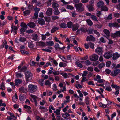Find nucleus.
<instances>
[{"label": "nucleus", "mask_w": 120, "mask_h": 120, "mask_svg": "<svg viewBox=\"0 0 120 120\" xmlns=\"http://www.w3.org/2000/svg\"><path fill=\"white\" fill-rule=\"evenodd\" d=\"M111 64V62L110 61H108L106 62V66L107 67H110Z\"/></svg>", "instance_id": "obj_64"}, {"label": "nucleus", "mask_w": 120, "mask_h": 120, "mask_svg": "<svg viewBox=\"0 0 120 120\" xmlns=\"http://www.w3.org/2000/svg\"><path fill=\"white\" fill-rule=\"evenodd\" d=\"M105 66L104 63H102L100 64L98 66V67L100 69L102 68Z\"/></svg>", "instance_id": "obj_41"}, {"label": "nucleus", "mask_w": 120, "mask_h": 120, "mask_svg": "<svg viewBox=\"0 0 120 120\" xmlns=\"http://www.w3.org/2000/svg\"><path fill=\"white\" fill-rule=\"evenodd\" d=\"M38 23L41 25H44L45 24V20L42 18H38Z\"/></svg>", "instance_id": "obj_16"}, {"label": "nucleus", "mask_w": 120, "mask_h": 120, "mask_svg": "<svg viewBox=\"0 0 120 120\" xmlns=\"http://www.w3.org/2000/svg\"><path fill=\"white\" fill-rule=\"evenodd\" d=\"M68 116H70V114L67 112H66L64 114H63L62 115L63 117L65 119L68 117Z\"/></svg>", "instance_id": "obj_32"}, {"label": "nucleus", "mask_w": 120, "mask_h": 120, "mask_svg": "<svg viewBox=\"0 0 120 120\" xmlns=\"http://www.w3.org/2000/svg\"><path fill=\"white\" fill-rule=\"evenodd\" d=\"M105 19L107 20H111L112 19V14L109 15L108 16L105 18Z\"/></svg>", "instance_id": "obj_24"}, {"label": "nucleus", "mask_w": 120, "mask_h": 120, "mask_svg": "<svg viewBox=\"0 0 120 120\" xmlns=\"http://www.w3.org/2000/svg\"><path fill=\"white\" fill-rule=\"evenodd\" d=\"M40 10V8H38L36 7L34 8V11L35 12H38Z\"/></svg>", "instance_id": "obj_51"}, {"label": "nucleus", "mask_w": 120, "mask_h": 120, "mask_svg": "<svg viewBox=\"0 0 120 120\" xmlns=\"http://www.w3.org/2000/svg\"><path fill=\"white\" fill-rule=\"evenodd\" d=\"M105 90L108 91H111L112 89L110 86H106Z\"/></svg>", "instance_id": "obj_44"}, {"label": "nucleus", "mask_w": 120, "mask_h": 120, "mask_svg": "<svg viewBox=\"0 0 120 120\" xmlns=\"http://www.w3.org/2000/svg\"><path fill=\"white\" fill-rule=\"evenodd\" d=\"M26 76V79L27 81H29V78L32 76V74L30 72L27 71L25 73Z\"/></svg>", "instance_id": "obj_5"}, {"label": "nucleus", "mask_w": 120, "mask_h": 120, "mask_svg": "<svg viewBox=\"0 0 120 120\" xmlns=\"http://www.w3.org/2000/svg\"><path fill=\"white\" fill-rule=\"evenodd\" d=\"M47 45L52 46L54 44V43L52 41H49L46 42Z\"/></svg>", "instance_id": "obj_26"}, {"label": "nucleus", "mask_w": 120, "mask_h": 120, "mask_svg": "<svg viewBox=\"0 0 120 120\" xmlns=\"http://www.w3.org/2000/svg\"><path fill=\"white\" fill-rule=\"evenodd\" d=\"M96 80L97 81L98 83H103L104 81L103 79H100L98 80L96 79Z\"/></svg>", "instance_id": "obj_55"}, {"label": "nucleus", "mask_w": 120, "mask_h": 120, "mask_svg": "<svg viewBox=\"0 0 120 120\" xmlns=\"http://www.w3.org/2000/svg\"><path fill=\"white\" fill-rule=\"evenodd\" d=\"M67 25L68 28H71L73 26V23L71 21L67 23Z\"/></svg>", "instance_id": "obj_25"}, {"label": "nucleus", "mask_w": 120, "mask_h": 120, "mask_svg": "<svg viewBox=\"0 0 120 120\" xmlns=\"http://www.w3.org/2000/svg\"><path fill=\"white\" fill-rule=\"evenodd\" d=\"M98 56L96 54H93L89 56V58L92 61H95L98 60Z\"/></svg>", "instance_id": "obj_4"}, {"label": "nucleus", "mask_w": 120, "mask_h": 120, "mask_svg": "<svg viewBox=\"0 0 120 120\" xmlns=\"http://www.w3.org/2000/svg\"><path fill=\"white\" fill-rule=\"evenodd\" d=\"M112 53L109 52L105 53L104 55L103 56L105 58L109 59L112 56Z\"/></svg>", "instance_id": "obj_7"}, {"label": "nucleus", "mask_w": 120, "mask_h": 120, "mask_svg": "<svg viewBox=\"0 0 120 120\" xmlns=\"http://www.w3.org/2000/svg\"><path fill=\"white\" fill-rule=\"evenodd\" d=\"M91 18L93 20L96 21L97 22H98V20L97 19L96 17L95 16L93 15H91Z\"/></svg>", "instance_id": "obj_34"}, {"label": "nucleus", "mask_w": 120, "mask_h": 120, "mask_svg": "<svg viewBox=\"0 0 120 120\" xmlns=\"http://www.w3.org/2000/svg\"><path fill=\"white\" fill-rule=\"evenodd\" d=\"M51 83L48 80H47L45 81V84L46 85H50Z\"/></svg>", "instance_id": "obj_48"}, {"label": "nucleus", "mask_w": 120, "mask_h": 120, "mask_svg": "<svg viewBox=\"0 0 120 120\" xmlns=\"http://www.w3.org/2000/svg\"><path fill=\"white\" fill-rule=\"evenodd\" d=\"M111 36L113 38L120 37V31H116L115 33L112 34L111 35Z\"/></svg>", "instance_id": "obj_13"}, {"label": "nucleus", "mask_w": 120, "mask_h": 120, "mask_svg": "<svg viewBox=\"0 0 120 120\" xmlns=\"http://www.w3.org/2000/svg\"><path fill=\"white\" fill-rule=\"evenodd\" d=\"M99 62L98 61L95 62L93 63V65L94 66H97L99 64Z\"/></svg>", "instance_id": "obj_49"}, {"label": "nucleus", "mask_w": 120, "mask_h": 120, "mask_svg": "<svg viewBox=\"0 0 120 120\" xmlns=\"http://www.w3.org/2000/svg\"><path fill=\"white\" fill-rule=\"evenodd\" d=\"M31 96L33 98L34 101H35L36 100V98H37V97L35 95H31Z\"/></svg>", "instance_id": "obj_60"}, {"label": "nucleus", "mask_w": 120, "mask_h": 120, "mask_svg": "<svg viewBox=\"0 0 120 120\" xmlns=\"http://www.w3.org/2000/svg\"><path fill=\"white\" fill-rule=\"evenodd\" d=\"M60 74V72L59 71H56L53 72V74L56 75H58Z\"/></svg>", "instance_id": "obj_57"}, {"label": "nucleus", "mask_w": 120, "mask_h": 120, "mask_svg": "<svg viewBox=\"0 0 120 120\" xmlns=\"http://www.w3.org/2000/svg\"><path fill=\"white\" fill-rule=\"evenodd\" d=\"M62 76L65 78H68V77H69L68 75L66 73H65L63 74L62 75Z\"/></svg>", "instance_id": "obj_53"}, {"label": "nucleus", "mask_w": 120, "mask_h": 120, "mask_svg": "<svg viewBox=\"0 0 120 120\" xmlns=\"http://www.w3.org/2000/svg\"><path fill=\"white\" fill-rule=\"evenodd\" d=\"M94 9V8L92 6H90L88 8V10L90 11H92Z\"/></svg>", "instance_id": "obj_56"}, {"label": "nucleus", "mask_w": 120, "mask_h": 120, "mask_svg": "<svg viewBox=\"0 0 120 120\" xmlns=\"http://www.w3.org/2000/svg\"><path fill=\"white\" fill-rule=\"evenodd\" d=\"M79 27V26L78 24H74L72 27V31H76L78 30Z\"/></svg>", "instance_id": "obj_19"}, {"label": "nucleus", "mask_w": 120, "mask_h": 120, "mask_svg": "<svg viewBox=\"0 0 120 120\" xmlns=\"http://www.w3.org/2000/svg\"><path fill=\"white\" fill-rule=\"evenodd\" d=\"M19 90L21 93H26L27 92V90L26 88H24L22 86L19 89Z\"/></svg>", "instance_id": "obj_14"}, {"label": "nucleus", "mask_w": 120, "mask_h": 120, "mask_svg": "<svg viewBox=\"0 0 120 120\" xmlns=\"http://www.w3.org/2000/svg\"><path fill=\"white\" fill-rule=\"evenodd\" d=\"M42 50L43 51H46L48 52H51V51L50 50H49L48 49H42Z\"/></svg>", "instance_id": "obj_52"}, {"label": "nucleus", "mask_w": 120, "mask_h": 120, "mask_svg": "<svg viewBox=\"0 0 120 120\" xmlns=\"http://www.w3.org/2000/svg\"><path fill=\"white\" fill-rule=\"evenodd\" d=\"M52 19L53 20L58 19L59 18V17L57 16H52Z\"/></svg>", "instance_id": "obj_58"}, {"label": "nucleus", "mask_w": 120, "mask_h": 120, "mask_svg": "<svg viewBox=\"0 0 120 120\" xmlns=\"http://www.w3.org/2000/svg\"><path fill=\"white\" fill-rule=\"evenodd\" d=\"M54 47L55 49L56 50H57L58 49H60V48L59 47V45L58 43L56 44L54 46Z\"/></svg>", "instance_id": "obj_45"}, {"label": "nucleus", "mask_w": 120, "mask_h": 120, "mask_svg": "<svg viewBox=\"0 0 120 120\" xmlns=\"http://www.w3.org/2000/svg\"><path fill=\"white\" fill-rule=\"evenodd\" d=\"M20 26L21 27L20 30V34L23 35L24 34V32L27 28V26L26 24L24 22H22L20 24Z\"/></svg>", "instance_id": "obj_1"}, {"label": "nucleus", "mask_w": 120, "mask_h": 120, "mask_svg": "<svg viewBox=\"0 0 120 120\" xmlns=\"http://www.w3.org/2000/svg\"><path fill=\"white\" fill-rule=\"evenodd\" d=\"M75 7L77 10L79 12H82L84 11V6L81 3H79L75 4Z\"/></svg>", "instance_id": "obj_2"}, {"label": "nucleus", "mask_w": 120, "mask_h": 120, "mask_svg": "<svg viewBox=\"0 0 120 120\" xmlns=\"http://www.w3.org/2000/svg\"><path fill=\"white\" fill-rule=\"evenodd\" d=\"M42 39V40H45L46 39V36L45 35L42 34L41 35Z\"/></svg>", "instance_id": "obj_63"}, {"label": "nucleus", "mask_w": 120, "mask_h": 120, "mask_svg": "<svg viewBox=\"0 0 120 120\" xmlns=\"http://www.w3.org/2000/svg\"><path fill=\"white\" fill-rule=\"evenodd\" d=\"M89 98L88 97H87L85 100V101L86 104L88 105L89 103Z\"/></svg>", "instance_id": "obj_54"}, {"label": "nucleus", "mask_w": 120, "mask_h": 120, "mask_svg": "<svg viewBox=\"0 0 120 120\" xmlns=\"http://www.w3.org/2000/svg\"><path fill=\"white\" fill-rule=\"evenodd\" d=\"M59 6V4L55 2H53L52 3V7L55 9H57L56 8Z\"/></svg>", "instance_id": "obj_23"}, {"label": "nucleus", "mask_w": 120, "mask_h": 120, "mask_svg": "<svg viewBox=\"0 0 120 120\" xmlns=\"http://www.w3.org/2000/svg\"><path fill=\"white\" fill-rule=\"evenodd\" d=\"M72 16V17H75L76 15V14L75 11H73L71 13Z\"/></svg>", "instance_id": "obj_62"}, {"label": "nucleus", "mask_w": 120, "mask_h": 120, "mask_svg": "<svg viewBox=\"0 0 120 120\" xmlns=\"http://www.w3.org/2000/svg\"><path fill=\"white\" fill-rule=\"evenodd\" d=\"M38 36L36 34H33L31 36L32 39L35 41H37Z\"/></svg>", "instance_id": "obj_17"}, {"label": "nucleus", "mask_w": 120, "mask_h": 120, "mask_svg": "<svg viewBox=\"0 0 120 120\" xmlns=\"http://www.w3.org/2000/svg\"><path fill=\"white\" fill-rule=\"evenodd\" d=\"M52 11L53 9L52 8H48L46 12L47 15L49 16L51 15L52 14Z\"/></svg>", "instance_id": "obj_15"}, {"label": "nucleus", "mask_w": 120, "mask_h": 120, "mask_svg": "<svg viewBox=\"0 0 120 120\" xmlns=\"http://www.w3.org/2000/svg\"><path fill=\"white\" fill-rule=\"evenodd\" d=\"M44 19L45 21L48 22H49L51 20V18L50 17H45Z\"/></svg>", "instance_id": "obj_36"}, {"label": "nucleus", "mask_w": 120, "mask_h": 120, "mask_svg": "<svg viewBox=\"0 0 120 120\" xmlns=\"http://www.w3.org/2000/svg\"><path fill=\"white\" fill-rule=\"evenodd\" d=\"M88 44L90 46V47L92 49H93L94 47V44L91 42H89L88 43Z\"/></svg>", "instance_id": "obj_47"}, {"label": "nucleus", "mask_w": 120, "mask_h": 120, "mask_svg": "<svg viewBox=\"0 0 120 120\" xmlns=\"http://www.w3.org/2000/svg\"><path fill=\"white\" fill-rule=\"evenodd\" d=\"M108 10V8L105 5H104L101 8V10L103 11H107Z\"/></svg>", "instance_id": "obj_21"}, {"label": "nucleus", "mask_w": 120, "mask_h": 120, "mask_svg": "<svg viewBox=\"0 0 120 120\" xmlns=\"http://www.w3.org/2000/svg\"><path fill=\"white\" fill-rule=\"evenodd\" d=\"M52 0H48V1L46 2L48 6L50 5L51 4V2Z\"/></svg>", "instance_id": "obj_61"}, {"label": "nucleus", "mask_w": 120, "mask_h": 120, "mask_svg": "<svg viewBox=\"0 0 120 120\" xmlns=\"http://www.w3.org/2000/svg\"><path fill=\"white\" fill-rule=\"evenodd\" d=\"M59 28L56 27H54L53 28H52L51 30V33H53L55 32L56 30H58Z\"/></svg>", "instance_id": "obj_31"}, {"label": "nucleus", "mask_w": 120, "mask_h": 120, "mask_svg": "<svg viewBox=\"0 0 120 120\" xmlns=\"http://www.w3.org/2000/svg\"><path fill=\"white\" fill-rule=\"evenodd\" d=\"M86 40L88 41H94L95 40L93 36L90 35L87 37Z\"/></svg>", "instance_id": "obj_11"}, {"label": "nucleus", "mask_w": 120, "mask_h": 120, "mask_svg": "<svg viewBox=\"0 0 120 120\" xmlns=\"http://www.w3.org/2000/svg\"><path fill=\"white\" fill-rule=\"evenodd\" d=\"M103 32L107 37H109L110 36V32L107 29H104Z\"/></svg>", "instance_id": "obj_22"}, {"label": "nucleus", "mask_w": 120, "mask_h": 120, "mask_svg": "<svg viewBox=\"0 0 120 120\" xmlns=\"http://www.w3.org/2000/svg\"><path fill=\"white\" fill-rule=\"evenodd\" d=\"M22 80L20 79H16L15 81V86H18L19 84L22 83Z\"/></svg>", "instance_id": "obj_9"}, {"label": "nucleus", "mask_w": 120, "mask_h": 120, "mask_svg": "<svg viewBox=\"0 0 120 120\" xmlns=\"http://www.w3.org/2000/svg\"><path fill=\"white\" fill-rule=\"evenodd\" d=\"M112 56V59L113 60H116L120 57V55L118 53L116 52L113 53Z\"/></svg>", "instance_id": "obj_12"}, {"label": "nucleus", "mask_w": 120, "mask_h": 120, "mask_svg": "<svg viewBox=\"0 0 120 120\" xmlns=\"http://www.w3.org/2000/svg\"><path fill=\"white\" fill-rule=\"evenodd\" d=\"M104 5L103 2L102 1H100L97 4V6L98 8H101Z\"/></svg>", "instance_id": "obj_20"}, {"label": "nucleus", "mask_w": 120, "mask_h": 120, "mask_svg": "<svg viewBox=\"0 0 120 120\" xmlns=\"http://www.w3.org/2000/svg\"><path fill=\"white\" fill-rule=\"evenodd\" d=\"M19 40L21 42H24L25 41H26V39L25 38L20 37Z\"/></svg>", "instance_id": "obj_43"}, {"label": "nucleus", "mask_w": 120, "mask_h": 120, "mask_svg": "<svg viewBox=\"0 0 120 120\" xmlns=\"http://www.w3.org/2000/svg\"><path fill=\"white\" fill-rule=\"evenodd\" d=\"M95 52L98 55H101L102 53V50L101 47H98L95 49Z\"/></svg>", "instance_id": "obj_10"}, {"label": "nucleus", "mask_w": 120, "mask_h": 120, "mask_svg": "<svg viewBox=\"0 0 120 120\" xmlns=\"http://www.w3.org/2000/svg\"><path fill=\"white\" fill-rule=\"evenodd\" d=\"M27 25L31 28L34 27L36 26L35 23L33 22H29Z\"/></svg>", "instance_id": "obj_18"}, {"label": "nucleus", "mask_w": 120, "mask_h": 120, "mask_svg": "<svg viewBox=\"0 0 120 120\" xmlns=\"http://www.w3.org/2000/svg\"><path fill=\"white\" fill-rule=\"evenodd\" d=\"M38 12H35L34 14V16H33L32 18L34 19H36L38 18Z\"/></svg>", "instance_id": "obj_29"}, {"label": "nucleus", "mask_w": 120, "mask_h": 120, "mask_svg": "<svg viewBox=\"0 0 120 120\" xmlns=\"http://www.w3.org/2000/svg\"><path fill=\"white\" fill-rule=\"evenodd\" d=\"M19 98L20 101H23L26 99V97L21 95L19 97Z\"/></svg>", "instance_id": "obj_30"}, {"label": "nucleus", "mask_w": 120, "mask_h": 120, "mask_svg": "<svg viewBox=\"0 0 120 120\" xmlns=\"http://www.w3.org/2000/svg\"><path fill=\"white\" fill-rule=\"evenodd\" d=\"M75 63L76 65L79 67L81 68H82L83 67V66L82 65L81 63H80L79 62L76 61L75 62Z\"/></svg>", "instance_id": "obj_37"}, {"label": "nucleus", "mask_w": 120, "mask_h": 120, "mask_svg": "<svg viewBox=\"0 0 120 120\" xmlns=\"http://www.w3.org/2000/svg\"><path fill=\"white\" fill-rule=\"evenodd\" d=\"M53 11L54 14L56 15H58L60 13V12L57 8L55 9Z\"/></svg>", "instance_id": "obj_27"}, {"label": "nucleus", "mask_w": 120, "mask_h": 120, "mask_svg": "<svg viewBox=\"0 0 120 120\" xmlns=\"http://www.w3.org/2000/svg\"><path fill=\"white\" fill-rule=\"evenodd\" d=\"M114 16L116 17L119 18L120 16V14L117 13H116L114 14Z\"/></svg>", "instance_id": "obj_50"}, {"label": "nucleus", "mask_w": 120, "mask_h": 120, "mask_svg": "<svg viewBox=\"0 0 120 120\" xmlns=\"http://www.w3.org/2000/svg\"><path fill=\"white\" fill-rule=\"evenodd\" d=\"M26 32L28 33H33L34 32V31L33 30L31 29H29L27 30V31H26Z\"/></svg>", "instance_id": "obj_59"}, {"label": "nucleus", "mask_w": 120, "mask_h": 120, "mask_svg": "<svg viewBox=\"0 0 120 120\" xmlns=\"http://www.w3.org/2000/svg\"><path fill=\"white\" fill-rule=\"evenodd\" d=\"M87 23L89 26H92L93 24L92 21L89 19H87L86 21Z\"/></svg>", "instance_id": "obj_33"}, {"label": "nucleus", "mask_w": 120, "mask_h": 120, "mask_svg": "<svg viewBox=\"0 0 120 120\" xmlns=\"http://www.w3.org/2000/svg\"><path fill=\"white\" fill-rule=\"evenodd\" d=\"M60 110H59L58 109H56V111H54V113H55L56 115L59 116L60 114Z\"/></svg>", "instance_id": "obj_35"}, {"label": "nucleus", "mask_w": 120, "mask_h": 120, "mask_svg": "<svg viewBox=\"0 0 120 120\" xmlns=\"http://www.w3.org/2000/svg\"><path fill=\"white\" fill-rule=\"evenodd\" d=\"M110 28L112 27H114L116 28H119L120 27V25L118 23L116 22L114 23L111 22L109 23L108 24Z\"/></svg>", "instance_id": "obj_6"}, {"label": "nucleus", "mask_w": 120, "mask_h": 120, "mask_svg": "<svg viewBox=\"0 0 120 120\" xmlns=\"http://www.w3.org/2000/svg\"><path fill=\"white\" fill-rule=\"evenodd\" d=\"M66 8L67 9L70 10H72L74 9V8L73 6L68 4L67 5Z\"/></svg>", "instance_id": "obj_39"}, {"label": "nucleus", "mask_w": 120, "mask_h": 120, "mask_svg": "<svg viewBox=\"0 0 120 120\" xmlns=\"http://www.w3.org/2000/svg\"><path fill=\"white\" fill-rule=\"evenodd\" d=\"M85 63L87 65H89L91 64V63L90 62L89 60H87L85 62Z\"/></svg>", "instance_id": "obj_46"}, {"label": "nucleus", "mask_w": 120, "mask_h": 120, "mask_svg": "<svg viewBox=\"0 0 120 120\" xmlns=\"http://www.w3.org/2000/svg\"><path fill=\"white\" fill-rule=\"evenodd\" d=\"M38 87L35 85L30 84L28 85V90L29 92L33 93L37 89Z\"/></svg>", "instance_id": "obj_3"}, {"label": "nucleus", "mask_w": 120, "mask_h": 120, "mask_svg": "<svg viewBox=\"0 0 120 120\" xmlns=\"http://www.w3.org/2000/svg\"><path fill=\"white\" fill-rule=\"evenodd\" d=\"M60 27L62 28H67L66 25L65 23H62L59 25Z\"/></svg>", "instance_id": "obj_28"}, {"label": "nucleus", "mask_w": 120, "mask_h": 120, "mask_svg": "<svg viewBox=\"0 0 120 120\" xmlns=\"http://www.w3.org/2000/svg\"><path fill=\"white\" fill-rule=\"evenodd\" d=\"M16 75L17 78H21L23 76V74L21 73H17Z\"/></svg>", "instance_id": "obj_40"}, {"label": "nucleus", "mask_w": 120, "mask_h": 120, "mask_svg": "<svg viewBox=\"0 0 120 120\" xmlns=\"http://www.w3.org/2000/svg\"><path fill=\"white\" fill-rule=\"evenodd\" d=\"M30 12V10H28L24 12V13L25 15H27Z\"/></svg>", "instance_id": "obj_42"}, {"label": "nucleus", "mask_w": 120, "mask_h": 120, "mask_svg": "<svg viewBox=\"0 0 120 120\" xmlns=\"http://www.w3.org/2000/svg\"><path fill=\"white\" fill-rule=\"evenodd\" d=\"M27 69V67L25 66H24L20 69L19 71L25 72L26 70Z\"/></svg>", "instance_id": "obj_38"}, {"label": "nucleus", "mask_w": 120, "mask_h": 120, "mask_svg": "<svg viewBox=\"0 0 120 120\" xmlns=\"http://www.w3.org/2000/svg\"><path fill=\"white\" fill-rule=\"evenodd\" d=\"M120 72V71L119 69H116L113 71L111 72V75L112 76H116Z\"/></svg>", "instance_id": "obj_8"}]
</instances>
